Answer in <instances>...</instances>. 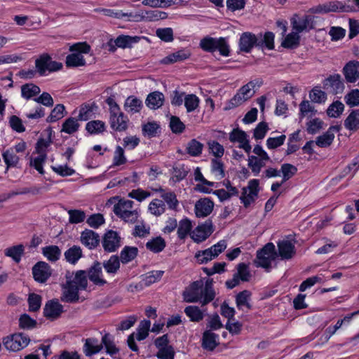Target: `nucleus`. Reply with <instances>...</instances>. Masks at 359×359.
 <instances>
[{
	"instance_id": "nucleus-1",
	"label": "nucleus",
	"mask_w": 359,
	"mask_h": 359,
	"mask_svg": "<svg viewBox=\"0 0 359 359\" xmlns=\"http://www.w3.org/2000/svg\"><path fill=\"white\" fill-rule=\"evenodd\" d=\"M212 280H208L205 284L202 280H196L190 284L183 292L184 300L188 303L199 302L204 306L215 297Z\"/></svg>"
},
{
	"instance_id": "nucleus-2",
	"label": "nucleus",
	"mask_w": 359,
	"mask_h": 359,
	"mask_svg": "<svg viewBox=\"0 0 359 359\" xmlns=\"http://www.w3.org/2000/svg\"><path fill=\"white\" fill-rule=\"evenodd\" d=\"M254 46L273 50L274 48L273 33L267 32L264 35H262L261 33L257 35L251 32L243 33L239 39L240 50L250 53Z\"/></svg>"
},
{
	"instance_id": "nucleus-3",
	"label": "nucleus",
	"mask_w": 359,
	"mask_h": 359,
	"mask_svg": "<svg viewBox=\"0 0 359 359\" xmlns=\"http://www.w3.org/2000/svg\"><path fill=\"white\" fill-rule=\"evenodd\" d=\"M134 202L130 200H120L114 206V214L128 223H135L139 217L137 210L133 209Z\"/></svg>"
},
{
	"instance_id": "nucleus-4",
	"label": "nucleus",
	"mask_w": 359,
	"mask_h": 359,
	"mask_svg": "<svg viewBox=\"0 0 359 359\" xmlns=\"http://www.w3.org/2000/svg\"><path fill=\"white\" fill-rule=\"evenodd\" d=\"M70 51H76V53H72L66 57V66L68 67H76L84 66L86 60L81 53H88L90 50V46L86 42L76 43L69 48Z\"/></svg>"
},
{
	"instance_id": "nucleus-5",
	"label": "nucleus",
	"mask_w": 359,
	"mask_h": 359,
	"mask_svg": "<svg viewBox=\"0 0 359 359\" xmlns=\"http://www.w3.org/2000/svg\"><path fill=\"white\" fill-rule=\"evenodd\" d=\"M30 341L28 335L18 332L8 335L2 339V343L4 347L10 351L16 352L27 347Z\"/></svg>"
},
{
	"instance_id": "nucleus-6",
	"label": "nucleus",
	"mask_w": 359,
	"mask_h": 359,
	"mask_svg": "<svg viewBox=\"0 0 359 359\" xmlns=\"http://www.w3.org/2000/svg\"><path fill=\"white\" fill-rule=\"evenodd\" d=\"M275 245L272 243L266 244L260 250L257 252L256 259L254 261L257 267L270 269L271 262L275 257Z\"/></svg>"
},
{
	"instance_id": "nucleus-7",
	"label": "nucleus",
	"mask_w": 359,
	"mask_h": 359,
	"mask_svg": "<svg viewBox=\"0 0 359 359\" xmlns=\"http://www.w3.org/2000/svg\"><path fill=\"white\" fill-rule=\"evenodd\" d=\"M259 181L257 179L250 180L247 187L243 188L240 199L245 208L255 202L258 196Z\"/></svg>"
},
{
	"instance_id": "nucleus-8",
	"label": "nucleus",
	"mask_w": 359,
	"mask_h": 359,
	"mask_svg": "<svg viewBox=\"0 0 359 359\" xmlns=\"http://www.w3.org/2000/svg\"><path fill=\"white\" fill-rule=\"evenodd\" d=\"M35 66L41 76H43L47 71L49 72H55L62 67V63L53 61L48 54L40 55L35 61Z\"/></svg>"
},
{
	"instance_id": "nucleus-9",
	"label": "nucleus",
	"mask_w": 359,
	"mask_h": 359,
	"mask_svg": "<svg viewBox=\"0 0 359 359\" xmlns=\"http://www.w3.org/2000/svg\"><path fill=\"white\" fill-rule=\"evenodd\" d=\"M237 271L233 275V278L226 281L225 285L228 289H233L240 284L241 281L250 280L251 273L248 266L245 263H240L236 267Z\"/></svg>"
},
{
	"instance_id": "nucleus-10",
	"label": "nucleus",
	"mask_w": 359,
	"mask_h": 359,
	"mask_svg": "<svg viewBox=\"0 0 359 359\" xmlns=\"http://www.w3.org/2000/svg\"><path fill=\"white\" fill-rule=\"evenodd\" d=\"M212 222L207 219L205 222L198 224L190 233L194 242L199 243L205 241L213 232Z\"/></svg>"
},
{
	"instance_id": "nucleus-11",
	"label": "nucleus",
	"mask_w": 359,
	"mask_h": 359,
	"mask_svg": "<svg viewBox=\"0 0 359 359\" xmlns=\"http://www.w3.org/2000/svg\"><path fill=\"white\" fill-rule=\"evenodd\" d=\"M121 238L116 231L109 230L107 231L102 241V247L105 252H113L121 245Z\"/></svg>"
},
{
	"instance_id": "nucleus-12",
	"label": "nucleus",
	"mask_w": 359,
	"mask_h": 359,
	"mask_svg": "<svg viewBox=\"0 0 359 359\" xmlns=\"http://www.w3.org/2000/svg\"><path fill=\"white\" fill-rule=\"evenodd\" d=\"M323 88L333 95L341 93L344 90V83L339 74L330 75L323 81Z\"/></svg>"
},
{
	"instance_id": "nucleus-13",
	"label": "nucleus",
	"mask_w": 359,
	"mask_h": 359,
	"mask_svg": "<svg viewBox=\"0 0 359 359\" xmlns=\"http://www.w3.org/2000/svg\"><path fill=\"white\" fill-rule=\"evenodd\" d=\"M51 273L50 265L45 262H38L32 267L34 279L38 283H46L51 276Z\"/></svg>"
},
{
	"instance_id": "nucleus-14",
	"label": "nucleus",
	"mask_w": 359,
	"mask_h": 359,
	"mask_svg": "<svg viewBox=\"0 0 359 359\" xmlns=\"http://www.w3.org/2000/svg\"><path fill=\"white\" fill-rule=\"evenodd\" d=\"M66 280L71 283L76 285L79 290H85L88 286V274L86 271L79 270L74 275L73 273L67 271L65 274Z\"/></svg>"
},
{
	"instance_id": "nucleus-15",
	"label": "nucleus",
	"mask_w": 359,
	"mask_h": 359,
	"mask_svg": "<svg viewBox=\"0 0 359 359\" xmlns=\"http://www.w3.org/2000/svg\"><path fill=\"white\" fill-rule=\"evenodd\" d=\"M63 312V306L60 304L57 299L48 301L43 308V316L50 320L57 319Z\"/></svg>"
},
{
	"instance_id": "nucleus-16",
	"label": "nucleus",
	"mask_w": 359,
	"mask_h": 359,
	"mask_svg": "<svg viewBox=\"0 0 359 359\" xmlns=\"http://www.w3.org/2000/svg\"><path fill=\"white\" fill-rule=\"evenodd\" d=\"M79 290L76 285L66 280V283L62 285L61 301L67 303L76 302L79 299Z\"/></svg>"
},
{
	"instance_id": "nucleus-17",
	"label": "nucleus",
	"mask_w": 359,
	"mask_h": 359,
	"mask_svg": "<svg viewBox=\"0 0 359 359\" xmlns=\"http://www.w3.org/2000/svg\"><path fill=\"white\" fill-rule=\"evenodd\" d=\"M81 243L90 250L96 248L100 242V238L97 233L90 229H85L81 233Z\"/></svg>"
},
{
	"instance_id": "nucleus-18",
	"label": "nucleus",
	"mask_w": 359,
	"mask_h": 359,
	"mask_svg": "<svg viewBox=\"0 0 359 359\" xmlns=\"http://www.w3.org/2000/svg\"><path fill=\"white\" fill-rule=\"evenodd\" d=\"M128 117L121 111L110 114L109 123L111 128L118 132L125 131L128 128Z\"/></svg>"
},
{
	"instance_id": "nucleus-19",
	"label": "nucleus",
	"mask_w": 359,
	"mask_h": 359,
	"mask_svg": "<svg viewBox=\"0 0 359 359\" xmlns=\"http://www.w3.org/2000/svg\"><path fill=\"white\" fill-rule=\"evenodd\" d=\"M214 208V203L208 198H201L196 201L194 211L197 217H205L210 215Z\"/></svg>"
},
{
	"instance_id": "nucleus-20",
	"label": "nucleus",
	"mask_w": 359,
	"mask_h": 359,
	"mask_svg": "<svg viewBox=\"0 0 359 359\" xmlns=\"http://www.w3.org/2000/svg\"><path fill=\"white\" fill-rule=\"evenodd\" d=\"M343 74L347 82H355L359 79V62L355 60L349 61L344 67Z\"/></svg>"
},
{
	"instance_id": "nucleus-21",
	"label": "nucleus",
	"mask_w": 359,
	"mask_h": 359,
	"mask_svg": "<svg viewBox=\"0 0 359 359\" xmlns=\"http://www.w3.org/2000/svg\"><path fill=\"white\" fill-rule=\"evenodd\" d=\"M278 255L282 259H290L296 254L294 243L288 240H283L278 243Z\"/></svg>"
},
{
	"instance_id": "nucleus-22",
	"label": "nucleus",
	"mask_w": 359,
	"mask_h": 359,
	"mask_svg": "<svg viewBox=\"0 0 359 359\" xmlns=\"http://www.w3.org/2000/svg\"><path fill=\"white\" fill-rule=\"evenodd\" d=\"M88 277L95 285L102 286L107 283L102 278V268L101 263L96 262L88 271Z\"/></svg>"
},
{
	"instance_id": "nucleus-23",
	"label": "nucleus",
	"mask_w": 359,
	"mask_h": 359,
	"mask_svg": "<svg viewBox=\"0 0 359 359\" xmlns=\"http://www.w3.org/2000/svg\"><path fill=\"white\" fill-rule=\"evenodd\" d=\"M140 38L139 36H119L116 39V40L113 42L110 41L108 44L111 48H109L110 51H114L116 48L114 46L113 43L115 44L116 46L126 48L131 47L133 43H137L140 41Z\"/></svg>"
},
{
	"instance_id": "nucleus-24",
	"label": "nucleus",
	"mask_w": 359,
	"mask_h": 359,
	"mask_svg": "<svg viewBox=\"0 0 359 359\" xmlns=\"http://www.w3.org/2000/svg\"><path fill=\"white\" fill-rule=\"evenodd\" d=\"M252 293L250 291L245 290L240 292L236 296V304L238 310L248 311L252 309L250 304Z\"/></svg>"
},
{
	"instance_id": "nucleus-25",
	"label": "nucleus",
	"mask_w": 359,
	"mask_h": 359,
	"mask_svg": "<svg viewBox=\"0 0 359 359\" xmlns=\"http://www.w3.org/2000/svg\"><path fill=\"white\" fill-rule=\"evenodd\" d=\"M102 349V343L94 337L88 338L85 340L83 351L86 356H92L99 353Z\"/></svg>"
},
{
	"instance_id": "nucleus-26",
	"label": "nucleus",
	"mask_w": 359,
	"mask_h": 359,
	"mask_svg": "<svg viewBox=\"0 0 359 359\" xmlns=\"http://www.w3.org/2000/svg\"><path fill=\"white\" fill-rule=\"evenodd\" d=\"M218 334L211 330H205L202 337V347L208 351H213L219 344Z\"/></svg>"
},
{
	"instance_id": "nucleus-27",
	"label": "nucleus",
	"mask_w": 359,
	"mask_h": 359,
	"mask_svg": "<svg viewBox=\"0 0 359 359\" xmlns=\"http://www.w3.org/2000/svg\"><path fill=\"white\" fill-rule=\"evenodd\" d=\"M292 28L299 34L304 30L313 28V20L309 15L302 18H293L292 21Z\"/></svg>"
},
{
	"instance_id": "nucleus-28",
	"label": "nucleus",
	"mask_w": 359,
	"mask_h": 359,
	"mask_svg": "<svg viewBox=\"0 0 359 359\" xmlns=\"http://www.w3.org/2000/svg\"><path fill=\"white\" fill-rule=\"evenodd\" d=\"M154 191L161 193V197L163 199L170 210H175L177 208L179 201L177 198L176 194L172 191H166L161 187L157 189H154Z\"/></svg>"
},
{
	"instance_id": "nucleus-29",
	"label": "nucleus",
	"mask_w": 359,
	"mask_h": 359,
	"mask_svg": "<svg viewBox=\"0 0 359 359\" xmlns=\"http://www.w3.org/2000/svg\"><path fill=\"white\" fill-rule=\"evenodd\" d=\"M164 102V95L159 91H154L149 93L146 99L147 106L151 109L160 108Z\"/></svg>"
},
{
	"instance_id": "nucleus-30",
	"label": "nucleus",
	"mask_w": 359,
	"mask_h": 359,
	"mask_svg": "<svg viewBox=\"0 0 359 359\" xmlns=\"http://www.w3.org/2000/svg\"><path fill=\"white\" fill-rule=\"evenodd\" d=\"M6 257L11 258L15 263H19L25 253V245L19 244L7 248L4 251Z\"/></svg>"
},
{
	"instance_id": "nucleus-31",
	"label": "nucleus",
	"mask_w": 359,
	"mask_h": 359,
	"mask_svg": "<svg viewBox=\"0 0 359 359\" xmlns=\"http://www.w3.org/2000/svg\"><path fill=\"white\" fill-rule=\"evenodd\" d=\"M270 159H264L263 157H257L256 156H249L248 160V165L252 172L257 176L261 171L262 168L265 166L266 161Z\"/></svg>"
},
{
	"instance_id": "nucleus-32",
	"label": "nucleus",
	"mask_w": 359,
	"mask_h": 359,
	"mask_svg": "<svg viewBox=\"0 0 359 359\" xmlns=\"http://www.w3.org/2000/svg\"><path fill=\"white\" fill-rule=\"evenodd\" d=\"M205 310H201L197 306H188L184 309V313L189 318L190 321L198 323L204 318Z\"/></svg>"
},
{
	"instance_id": "nucleus-33",
	"label": "nucleus",
	"mask_w": 359,
	"mask_h": 359,
	"mask_svg": "<svg viewBox=\"0 0 359 359\" xmlns=\"http://www.w3.org/2000/svg\"><path fill=\"white\" fill-rule=\"evenodd\" d=\"M142 102L135 96H129L125 102L124 109L131 114L140 112L142 108Z\"/></svg>"
},
{
	"instance_id": "nucleus-34",
	"label": "nucleus",
	"mask_w": 359,
	"mask_h": 359,
	"mask_svg": "<svg viewBox=\"0 0 359 359\" xmlns=\"http://www.w3.org/2000/svg\"><path fill=\"white\" fill-rule=\"evenodd\" d=\"M64 255L67 262L75 264L82 257L83 252L81 247L73 245L65 252Z\"/></svg>"
},
{
	"instance_id": "nucleus-35",
	"label": "nucleus",
	"mask_w": 359,
	"mask_h": 359,
	"mask_svg": "<svg viewBox=\"0 0 359 359\" xmlns=\"http://www.w3.org/2000/svg\"><path fill=\"white\" fill-rule=\"evenodd\" d=\"M140 20L152 22L157 21L161 19H165L167 18V13L163 11L155 10V11H144L141 12Z\"/></svg>"
},
{
	"instance_id": "nucleus-36",
	"label": "nucleus",
	"mask_w": 359,
	"mask_h": 359,
	"mask_svg": "<svg viewBox=\"0 0 359 359\" xmlns=\"http://www.w3.org/2000/svg\"><path fill=\"white\" fill-rule=\"evenodd\" d=\"M344 127L351 131H356L359 128V109L353 110L344 120Z\"/></svg>"
},
{
	"instance_id": "nucleus-37",
	"label": "nucleus",
	"mask_w": 359,
	"mask_h": 359,
	"mask_svg": "<svg viewBox=\"0 0 359 359\" xmlns=\"http://www.w3.org/2000/svg\"><path fill=\"white\" fill-rule=\"evenodd\" d=\"M97 107L95 103L93 104H83L80 107L79 113L78 115V120L86 121L90 119L94 114V109Z\"/></svg>"
},
{
	"instance_id": "nucleus-38",
	"label": "nucleus",
	"mask_w": 359,
	"mask_h": 359,
	"mask_svg": "<svg viewBox=\"0 0 359 359\" xmlns=\"http://www.w3.org/2000/svg\"><path fill=\"white\" fill-rule=\"evenodd\" d=\"M137 248L125 246L120 253L119 260L122 264H127L133 261L137 257Z\"/></svg>"
},
{
	"instance_id": "nucleus-39",
	"label": "nucleus",
	"mask_w": 359,
	"mask_h": 359,
	"mask_svg": "<svg viewBox=\"0 0 359 359\" xmlns=\"http://www.w3.org/2000/svg\"><path fill=\"white\" fill-rule=\"evenodd\" d=\"M42 254L49 261L55 262L61 256V250L57 245H48L42 248Z\"/></svg>"
},
{
	"instance_id": "nucleus-40",
	"label": "nucleus",
	"mask_w": 359,
	"mask_h": 359,
	"mask_svg": "<svg viewBox=\"0 0 359 359\" xmlns=\"http://www.w3.org/2000/svg\"><path fill=\"white\" fill-rule=\"evenodd\" d=\"M177 227V236L180 240H184L192 231V224L187 218L180 220Z\"/></svg>"
},
{
	"instance_id": "nucleus-41",
	"label": "nucleus",
	"mask_w": 359,
	"mask_h": 359,
	"mask_svg": "<svg viewBox=\"0 0 359 359\" xmlns=\"http://www.w3.org/2000/svg\"><path fill=\"white\" fill-rule=\"evenodd\" d=\"M41 92L40 88L34 83H27L21 86L22 97L29 100L39 95Z\"/></svg>"
},
{
	"instance_id": "nucleus-42",
	"label": "nucleus",
	"mask_w": 359,
	"mask_h": 359,
	"mask_svg": "<svg viewBox=\"0 0 359 359\" xmlns=\"http://www.w3.org/2000/svg\"><path fill=\"white\" fill-rule=\"evenodd\" d=\"M2 157L6 164L7 169L11 167H16L20 160L19 156L15 153L14 149L9 148L4 151Z\"/></svg>"
},
{
	"instance_id": "nucleus-43",
	"label": "nucleus",
	"mask_w": 359,
	"mask_h": 359,
	"mask_svg": "<svg viewBox=\"0 0 359 359\" xmlns=\"http://www.w3.org/2000/svg\"><path fill=\"white\" fill-rule=\"evenodd\" d=\"M101 343H102V346H104L106 352L110 355H114L118 353L119 350L116 348L114 342V338L110 334L105 333L102 337Z\"/></svg>"
},
{
	"instance_id": "nucleus-44",
	"label": "nucleus",
	"mask_w": 359,
	"mask_h": 359,
	"mask_svg": "<svg viewBox=\"0 0 359 359\" xmlns=\"http://www.w3.org/2000/svg\"><path fill=\"white\" fill-rule=\"evenodd\" d=\"M203 144L196 139L191 140L187 145L186 151L191 156H199L202 154Z\"/></svg>"
},
{
	"instance_id": "nucleus-45",
	"label": "nucleus",
	"mask_w": 359,
	"mask_h": 359,
	"mask_svg": "<svg viewBox=\"0 0 359 359\" xmlns=\"http://www.w3.org/2000/svg\"><path fill=\"white\" fill-rule=\"evenodd\" d=\"M78 118L69 117L65 120L62 126V132L72 135L78 131L80 125Z\"/></svg>"
},
{
	"instance_id": "nucleus-46",
	"label": "nucleus",
	"mask_w": 359,
	"mask_h": 359,
	"mask_svg": "<svg viewBox=\"0 0 359 359\" xmlns=\"http://www.w3.org/2000/svg\"><path fill=\"white\" fill-rule=\"evenodd\" d=\"M190 53L189 50H180L175 53H173L164 59L165 63H174L177 62H182L189 58Z\"/></svg>"
},
{
	"instance_id": "nucleus-47",
	"label": "nucleus",
	"mask_w": 359,
	"mask_h": 359,
	"mask_svg": "<svg viewBox=\"0 0 359 359\" xmlns=\"http://www.w3.org/2000/svg\"><path fill=\"white\" fill-rule=\"evenodd\" d=\"M120 262L118 256L112 255L109 260L104 262L103 266L108 273L115 274L120 268Z\"/></svg>"
},
{
	"instance_id": "nucleus-48",
	"label": "nucleus",
	"mask_w": 359,
	"mask_h": 359,
	"mask_svg": "<svg viewBox=\"0 0 359 359\" xmlns=\"http://www.w3.org/2000/svg\"><path fill=\"white\" fill-rule=\"evenodd\" d=\"M146 247L150 251L157 253L161 252L165 247V242L161 237H156L148 241Z\"/></svg>"
},
{
	"instance_id": "nucleus-49",
	"label": "nucleus",
	"mask_w": 359,
	"mask_h": 359,
	"mask_svg": "<svg viewBox=\"0 0 359 359\" xmlns=\"http://www.w3.org/2000/svg\"><path fill=\"white\" fill-rule=\"evenodd\" d=\"M86 130L90 134H99L105 130V123L100 120L90 121L86 125Z\"/></svg>"
},
{
	"instance_id": "nucleus-50",
	"label": "nucleus",
	"mask_w": 359,
	"mask_h": 359,
	"mask_svg": "<svg viewBox=\"0 0 359 359\" xmlns=\"http://www.w3.org/2000/svg\"><path fill=\"white\" fill-rule=\"evenodd\" d=\"M218 42L219 39L207 36L201 40L200 46L205 51L214 52L217 50Z\"/></svg>"
},
{
	"instance_id": "nucleus-51",
	"label": "nucleus",
	"mask_w": 359,
	"mask_h": 359,
	"mask_svg": "<svg viewBox=\"0 0 359 359\" xmlns=\"http://www.w3.org/2000/svg\"><path fill=\"white\" fill-rule=\"evenodd\" d=\"M149 210L155 216H160L165 211V204L160 199L153 200L149 205Z\"/></svg>"
},
{
	"instance_id": "nucleus-52",
	"label": "nucleus",
	"mask_w": 359,
	"mask_h": 359,
	"mask_svg": "<svg viewBox=\"0 0 359 359\" xmlns=\"http://www.w3.org/2000/svg\"><path fill=\"white\" fill-rule=\"evenodd\" d=\"M65 107L62 104H56L47 118V122H55L65 116Z\"/></svg>"
},
{
	"instance_id": "nucleus-53",
	"label": "nucleus",
	"mask_w": 359,
	"mask_h": 359,
	"mask_svg": "<svg viewBox=\"0 0 359 359\" xmlns=\"http://www.w3.org/2000/svg\"><path fill=\"white\" fill-rule=\"evenodd\" d=\"M344 110V104L340 101H335L332 102L327 109L328 116L337 118Z\"/></svg>"
},
{
	"instance_id": "nucleus-54",
	"label": "nucleus",
	"mask_w": 359,
	"mask_h": 359,
	"mask_svg": "<svg viewBox=\"0 0 359 359\" xmlns=\"http://www.w3.org/2000/svg\"><path fill=\"white\" fill-rule=\"evenodd\" d=\"M187 170L184 165H175L172 168L171 180L175 182H179L187 175Z\"/></svg>"
},
{
	"instance_id": "nucleus-55",
	"label": "nucleus",
	"mask_w": 359,
	"mask_h": 359,
	"mask_svg": "<svg viewBox=\"0 0 359 359\" xmlns=\"http://www.w3.org/2000/svg\"><path fill=\"white\" fill-rule=\"evenodd\" d=\"M199 103V98L194 94H189L184 97V106L187 112H191L196 109Z\"/></svg>"
},
{
	"instance_id": "nucleus-56",
	"label": "nucleus",
	"mask_w": 359,
	"mask_h": 359,
	"mask_svg": "<svg viewBox=\"0 0 359 359\" xmlns=\"http://www.w3.org/2000/svg\"><path fill=\"white\" fill-rule=\"evenodd\" d=\"M127 162V158L125 156L124 149L120 147L117 146L114 152L113 156V167H117L122 165H124Z\"/></svg>"
},
{
	"instance_id": "nucleus-57",
	"label": "nucleus",
	"mask_w": 359,
	"mask_h": 359,
	"mask_svg": "<svg viewBox=\"0 0 359 359\" xmlns=\"http://www.w3.org/2000/svg\"><path fill=\"white\" fill-rule=\"evenodd\" d=\"M150 326V320H144L140 322L136 334V339L138 341L144 340L147 337Z\"/></svg>"
},
{
	"instance_id": "nucleus-58",
	"label": "nucleus",
	"mask_w": 359,
	"mask_h": 359,
	"mask_svg": "<svg viewBox=\"0 0 359 359\" xmlns=\"http://www.w3.org/2000/svg\"><path fill=\"white\" fill-rule=\"evenodd\" d=\"M334 138V133L327 130L323 135H320L316 138V144L320 147H327L332 143Z\"/></svg>"
},
{
	"instance_id": "nucleus-59",
	"label": "nucleus",
	"mask_w": 359,
	"mask_h": 359,
	"mask_svg": "<svg viewBox=\"0 0 359 359\" xmlns=\"http://www.w3.org/2000/svg\"><path fill=\"white\" fill-rule=\"evenodd\" d=\"M300 36L297 32H292L287 34L282 43L284 48H294L298 46Z\"/></svg>"
},
{
	"instance_id": "nucleus-60",
	"label": "nucleus",
	"mask_w": 359,
	"mask_h": 359,
	"mask_svg": "<svg viewBox=\"0 0 359 359\" xmlns=\"http://www.w3.org/2000/svg\"><path fill=\"white\" fill-rule=\"evenodd\" d=\"M195 257L198 264H203L212 260L215 258V256L211 251V249L208 248L206 250L197 252L195 255Z\"/></svg>"
},
{
	"instance_id": "nucleus-61",
	"label": "nucleus",
	"mask_w": 359,
	"mask_h": 359,
	"mask_svg": "<svg viewBox=\"0 0 359 359\" xmlns=\"http://www.w3.org/2000/svg\"><path fill=\"white\" fill-rule=\"evenodd\" d=\"M344 6L339 2H330L329 4L320 5L316 8V11L318 13H329L343 11Z\"/></svg>"
},
{
	"instance_id": "nucleus-62",
	"label": "nucleus",
	"mask_w": 359,
	"mask_h": 359,
	"mask_svg": "<svg viewBox=\"0 0 359 359\" xmlns=\"http://www.w3.org/2000/svg\"><path fill=\"white\" fill-rule=\"evenodd\" d=\"M281 172L283 173L282 183L285 182L297 172V168L290 163H284L281 165Z\"/></svg>"
},
{
	"instance_id": "nucleus-63",
	"label": "nucleus",
	"mask_w": 359,
	"mask_h": 359,
	"mask_svg": "<svg viewBox=\"0 0 359 359\" xmlns=\"http://www.w3.org/2000/svg\"><path fill=\"white\" fill-rule=\"evenodd\" d=\"M344 100L350 107L359 105V90L354 89L350 91L345 95Z\"/></svg>"
},
{
	"instance_id": "nucleus-64",
	"label": "nucleus",
	"mask_w": 359,
	"mask_h": 359,
	"mask_svg": "<svg viewBox=\"0 0 359 359\" xmlns=\"http://www.w3.org/2000/svg\"><path fill=\"white\" fill-rule=\"evenodd\" d=\"M309 97L312 102L316 103L325 102L327 99L326 93L318 88H313L309 93Z\"/></svg>"
}]
</instances>
